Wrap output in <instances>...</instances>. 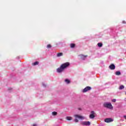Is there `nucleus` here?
<instances>
[{
  "mask_svg": "<svg viewBox=\"0 0 126 126\" xmlns=\"http://www.w3.org/2000/svg\"><path fill=\"white\" fill-rule=\"evenodd\" d=\"M125 88V86L124 85H121L119 87L120 90L124 89Z\"/></svg>",
  "mask_w": 126,
  "mask_h": 126,
  "instance_id": "nucleus-18",
  "label": "nucleus"
},
{
  "mask_svg": "<svg viewBox=\"0 0 126 126\" xmlns=\"http://www.w3.org/2000/svg\"><path fill=\"white\" fill-rule=\"evenodd\" d=\"M32 126H37V124H33V125H32Z\"/></svg>",
  "mask_w": 126,
  "mask_h": 126,
  "instance_id": "nucleus-21",
  "label": "nucleus"
},
{
  "mask_svg": "<svg viewBox=\"0 0 126 126\" xmlns=\"http://www.w3.org/2000/svg\"><path fill=\"white\" fill-rule=\"evenodd\" d=\"M90 90H91V88L89 86H87L83 90V93H85L86 92H87V91H89Z\"/></svg>",
  "mask_w": 126,
  "mask_h": 126,
  "instance_id": "nucleus-5",
  "label": "nucleus"
},
{
  "mask_svg": "<svg viewBox=\"0 0 126 126\" xmlns=\"http://www.w3.org/2000/svg\"><path fill=\"white\" fill-rule=\"evenodd\" d=\"M116 75H121V72L120 71L115 72Z\"/></svg>",
  "mask_w": 126,
  "mask_h": 126,
  "instance_id": "nucleus-15",
  "label": "nucleus"
},
{
  "mask_svg": "<svg viewBox=\"0 0 126 126\" xmlns=\"http://www.w3.org/2000/svg\"><path fill=\"white\" fill-rule=\"evenodd\" d=\"M79 110H81V108H79Z\"/></svg>",
  "mask_w": 126,
  "mask_h": 126,
  "instance_id": "nucleus-23",
  "label": "nucleus"
},
{
  "mask_svg": "<svg viewBox=\"0 0 126 126\" xmlns=\"http://www.w3.org/2000/svg\"><path fill=\"white\" fill-rule=\"evenodd\" d=\"M63 53H57V57H62L63 56Z\"/></svg>",
  "mask_w": 126,
  "mask_h": 126,
  "instance_id": "nucleus-11",
  "label": "nucleus"
},
{
  "mask_svg": "<svg viewBox=\"0 0 126 126\" xmlns=\"http://www.w3.org/2000/svg\"><path fill=\"white\" fill-rule=\"evenodd\" d=\"M109 68H110V69H111L112 70H114V69H115V68H116V66L114 64H111L109 66Z\"/></svg>",
  "mask_w": 126,
  "mask_h": 126,
  "instance_id": "nucleus-9",
  "label": "nucleus"
},
{
  "mask_svg": "<svg viewBox=\"0 0 126 126\" xmlns=\"http://www.w3.org/2000/svg\"><path fill=\"white\" fill-rule=\"evenodd\" d=\"M65 82H66L67 84H69V83H70V80H69L68 79H66L65 80Z\"/></svg>",
  "mask_w": 126,
  "mask_h": 126,
  "instance_id": "nucleus-12",
  "label": "nucleus"
},
{
  "mask_svg": "<svg viewBox=\"0 0 126 126\" xmlns=\"http://www.w3.org/2000/svg\"><path fill=\"white\" fill-rule=\"evenodd\" d=\"M47 48L48 49H50V48H52V45H51V44H48V45H47Z\"/></svg>",
  "mask_w": 126,
  "mask_h": 126,
  "instance_id": "nucleus-19",
  "label": "nucleus"
},
{
  "mask_svg": "<svg viewBox=\"0 0 126 126\" xmlns=\"http://www.w3.org/2000/svg\"><path fill=\"white\" fill-rule=\"evenodd\" d=\"M70 64L68 62L62 64L60 67L57 69V72H58V73L63 72V71L64 70L65 68H66V67H68V66H69Z\"/></svg>",
  "mask_w": 126,
  "mask_h": 126,
  "instance_id": "nucleus-1",
  "label": "nucleus"
},
{
  "mask_svg": "<svg viewBox=\"0 0 126 126\" xmlns=\"http://www.w3.org/2000/svg\"><path fill=\"white\" fill-rule=\"evenodd\" d=\"M124 118H125V119H126V115H125V116H124Z\"/></svg>",
  "mask_w": 126,
  "mask_h": 126,
  "instance_id": "nucleus-22",
  "label": "nucleus"
},
{
  "mask_svg": "<svg viewBox=\"0 0 126 126\" xmlns=\"http://www.w3.org/2000/svg\"><path fill=\"white\" fill-rule=\"evenodd\" d=\"M70 48H74V47H75V44H74V43H71V44L70 45Z\"/></svg>",
  "mask_w": 126,
  "mask_h": 126,
  "instance_id": "nucleus-13",
  "label": "nucleus"
},
{
  "mask_svg": "<svg viewBox=\"0 0 126 126\" xmlns=\"http://www.w3.org/2000/svg\"><path fill=\"white\" fill-rule=\"evenodd\" d=\"M79 57H80L81 60L84 61V60L88 57V55H83V54H81L79 55Z\"/></svg>",
  "mask_w": 126,
  "mask_h": 126,
  "instance_id": "nucleus-8",
  "label": "nucleus"
},
{
  "mask_svg": "<svg viewBox=\"0 0 126 126\" xmlns=\"http://www.w3.org/2000/svg\"><path fill=\"white\" fill-rule=\"evenodd\" d=\"M52 114L53 116H57L58 115V113L56 111L53 112Z\"/></svg>",
  "mask_w": 126,
  "mask_h": 126,
  "instance_id": "nucleus-16",
  "label": "nucleus"
},
{
  "mask_svg": "<svg viewBox=\"0 0 126 126\" xmlns=\"http://www.w3.org/2000/svg\"><path fill=\"white\" fill-rule=\"evenodd\" d=\"M97 46L98 47H99L100 48H101V47L103 46V44L102 43H98L97 44Z\"/></svg>",
  "mask_w": 126,
  "mask_h": 126,
  "instance_id": "nucleus-17",
  "label": "nucleus"
},
{
  "mask_svg": "<svg viewBox=\"0 0 126 126\" xmlns=\"http://www.w3.org/2000/svg\"><path fill=\"white\" fill-rule=\"evenodd\" d=\"M82 126H90L91 123L89 121H84L81 123Z\"/></svg>",
  "mask_w": 126,
  "mask_h": 126,
  "instance_id": "nucleus-4",
  "label": "nucleus"
},
{
  "mask_svg": "<svg viewBox=\"0 0 126 126\" xmlns=\"http://www.w3.org/2000/svg\"><path fill=\"white\" fill-rule=\"evenodd\" d=\"M103 106L105 108H107V109L113 110V105H112V104L111 103L105 102L103 104Z\"/></svg>",
  "mask_w": 126,
  "mask_h": 126,
  "instance_id": "nucleus-2",
  "label": "nucleus"
},
{
  "mask_svg": "<svg viewBox=\"0 0 126 126\" xmlns=\"http://www.w3.org/2000/svg\"><path fill=\"white\" fill-rule=\"evenodd\" d=\"M66 120H67V121H71L72 120V117L70 116H67L66 117Z\"/></svg>",
  "mask_w": 126,
  "mask_h": 126,
  "instance_id": "nucleus-10",
  "label": "nucleus"
},
{
  "mask_svg": "<svg viewBox=\"0 0 126 126\" xmlns=\"http://www.w3.org/2000/svg\"><path fill=\"white\" fill-rule=\"evenodd\" d=\"M112 102H113V103H116V99H113L112 100Z\"/></svg>",
  "mask_w": 126,
  "mask_h": 126,
  "instance_id": "nucleus-20",
  "label": "nucleus"
},
{
  "mask_svg": "<svg viewBox=\"0 0 126 126\" xmlns=\"http://www.w3.org/2000/svg\"><path fill=\"white\" fill-rule=\"evenodd\" d=\"M95 112L93 111H91V114L90 115V119H94L95 118Z\"/></svg>",
  "mask_w": 126,
  "mask_h": 126,
  "instance_id": "nucleus-7",
  "label": "nucleus"
},
{
  "mask_svg": "<svg viewBox=\"0 0 126 126\" xmlns=\"http://www.w3.org/2000/svg\"><path fill=\"white\" fill-rule=\"evenodd\" d=\"M104 122L105 123H112V122H114V120L112 118H106L105 119Z\"/></svg>",
  "mask_w": 126,
  "mask_h": 126,
  "instance_id": "nucleus-6",
  "label": "nucleus"
},
{
  "mask_svg": "<svg viewBox=\"0 0 126 126\" xmlns=\"http://www.w3.org/2000/svg\"><path fill=\"white\" fill-rule=\"evenodd\" d=\"M74 117L75 118V119L74 120V122L75 123H78L79 121L77 119H80V120H82L84 119L83 116L78 115H75Z\"/></svg>",
  "mask_w": 126,
  "mask_h": 126,
  "instance_id": "nucleus-3",
  "label": "nucleus"
},
{
  "mask_svg": "<svg viewBox=\"0 0 126 126\" xmlns=\"http://www.w3.org/2000/svg\"><path fill=\"white\" fill-rule=\"evenodd\" d=\"M39 64V62H35L34 63H32V65H37Z\"/></svg>",
  "mask_w": 126,
  "mask_h": 126,
  "instance_id": "nucleus-14",
  "label": "nucleus"
}]
</instances>
